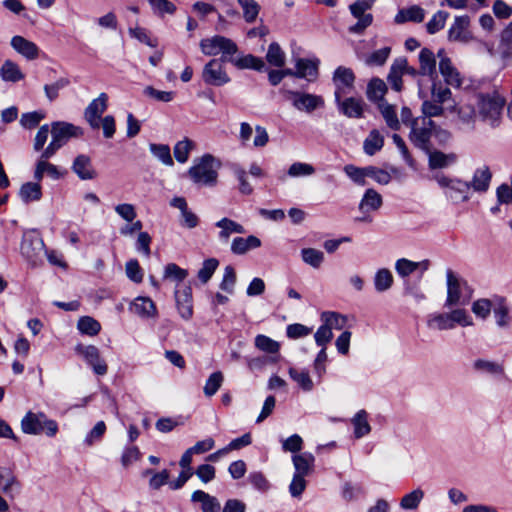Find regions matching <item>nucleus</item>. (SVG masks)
Returning a JSON list of instances; mask_svg holds the SVG:
<instances>
[{"label": "nucleus", "mask_w": 512, "mask_h": 512, "mask_svg": "<svg viewBox=\"0 0 512 512\" xmlns=\"http://www.w3.org/2000/svg\"><path fill=\"white\" fill-rule=\"evenodd\" d=\"M477 112L481 120L490 127L496 128L501 123L502 110L505 105V98L498 91L477 94Z\"/></svg>", "instance_id": "1"}, {"label": "nucleus", "mask_w": 512, "mask_h": 512, "mask_svg": "<svg viewBox=\"0 0 512 512\" xmlns=\"http://www.w3.org/2000/svg\"><path fill=\"white\" fill-rule=\"evenodd\" d=\"M220 162L211 154L196 158L188 170L190 179L199 186L214 187L217 184Z\"/></svg>", "instance_id": "2"}, {"label": "nucleus", "mask_w": 512, "mask_h": 512, "mask_svg": "<svg viewBox=\"0 0 512 512\" xmlns=\"http://www.w3.org/2000/svg\"><path fill=\"white\" fill-rule=\"evenodd\" d=\"M21 429L25 434H45L48 437H54L58 432V424L42 412L29 411L21 420Z\"/></svg>", "instance_id": "3"}, {"label": "nucleus", "mask_w": 512, "mask_h": 512, "mask_svg": "<svg viewBox=\"0 0 512 512\" xmlns=\"http://www.w3.org/2000/svg\"><path fill=\"white\" fill-rule=\"evenodd\" d=\"M436 129L433 120L426 117H418L411 120L409 140L418 149L429 152L431 145L430 139Z\"/></svg>", "instance_id": "4"}, {"label": "nucleus", "mask_w": 512, "mask_h": 512, "mask_svg": "<svg viewBox=\"0 0 512 512\" xmlns=\"http://www.w3.org/2000/svg\"><path fill=\"white\" fill-rule=\"evenodd\" d=\"M201 51L208 56H215L222 53L219 60H227L226 56L234 55L238 51L235 42L224 36L216 35L210 38L202 39L200 42Z\"/></svg>", "instance_id": "5"}, {"label": "nucleus", "mask_w": 512, "mask_h": 512, "mask_svg": "<svg viewBox=\"0 0 512 512\" xmlns=\"http://www.w3.org/2000/svg\"><path fill=\"white\" fill-rule=\"evenodd\" d=\"M284 96L298 111L312 113L314 110L324 106V99L319 95L285 90Z\"/></svg>", "instance_id": "6"}, {"label": "nucleus", "mask_w": 512, "mask_h": 512, "mask_svg": "<svg viewBox=\"0 0 512 512\" xmlns=\"http://www.w3.org/2000/svg\"><path fill=\"white\" fill-rule=\"evenodd\" d=\"M45 245L42 238L35 231L25 232L20 245V252L23 257L32 265H36L41 259Z\"/></svg>", "instance_id": "7"}, {"label": "nucleus", "mask_w": 512, "mask_h": 512, "mask_svg": "<svg viewBox=\"0 0 512 512\" xmlns=\"http://www.w3.org/2000/svg\"><path fill=\"white\" fill-rule=\"evenodd\" d=\"M225 60L212 59L203 68V81L212 86H223L230 82V77L226 73L223 62Z\"/></svg>", "instance_id": "8"}, {"label": "nucleus", "mask_w": 512, "mask_h": 512, "mask_svg": "<svg viewBox=\"0 0 512 512\" xmlns=\"http://www.w3.org/2000/svg\"><path fill=\"white\" fill-rule=\"evenodd\" d=\"M470 17L467 15L456 16L448 30V39L451 42L468 44L475 40L470 30Z\"/></svg>", "instance_id": "9"}, {"label": "nucleus", "mask_w": 512, "mask_h": 512, "mask_svg": "<svg viewBox=\"0 0 512 512\" xmlns=\"http://www.w3.org/2000/svg\"><path fill=\"white\" fill-rule=\"evenodd\" d=\"M355 75L352 69L339 66L333 74V83L335 85V101H339L344 95L351 93L354 89Z\"/></svg>", "instance_id": "10"}, {"label": "nucleus", "mask_w": 512, "mask_h": 512, "mask_svg": "<svg viewBox=\"0 0 512 512\" xmlns=\"http://www.w3.org/2000/svg\"><path fill=\"white\" fill-rule=\"evenodd\" d=\"M447 297L444 306L449 308L461 303V290L466 282L451 269L446 270Z\"/></svg>", "instance_id": "11"}, {"label": "nucleus", "mask_w": 512, "mask_h": 512, "mask_svg": "<svg viewBox=\"0 0 512 512\" xmlns=\"http://www.w3.org/2000/svg\"><path fill=\"white\" fill-rule=\"evenodd\" d=\"M76 351L81 354L87 363L92 367L97 375H105L108 367L106 363L100 358L99 349L93 345L83 346L78 345Z\"/></svg>", "instance_id": "12"}, {"label": "nucleus", "mask_w": 512, "mask_h": 512, "mask_svg": "<svg viewBox=\"0 0 512 512\" xmlns=\"http://www.w3.org/2000/svg\"><path fill=\"white\" fill-rule=\"evenodd\" d=\"M81 134V129L66 122H54L51 128L52 141L63 146L71 137Z\"/></svg>", "instance_id": "13"}, {"label": "nucleus", "mask_w": 512, "mask_h": 512, "mask_svg": "<svg viewBox=\"0 0 512 512\" xmlns=\"http://www.w3.org/2000/svg\"><path fill=\"white\" fill-rule=\"evenodd\" d=\"M11 47L27 60H35L38 58L40 49L32 41L24 38L23 36L16 35L11 38Z\"/></svg>", "instance_id": "14"}, {"label": "nucleus", "mask_w": 512, "mask_h": 512, "mask_svg": "<svg viewBox=\"0 0 512 512\" xmlns=\"http://www.w3.org/2000/svg\"><path fill=\"white\" fill-rule=\"evenodd\" d=\"M175 300L181 317L185 320L190 319L193 314L191 287L185 286L181 289H176Z\"/></svg>", "instance_id": "15"}, {"label": "nucleus", "mask_w": 512, "mask_h": 512, "mask_svg": "<svg viewBox=\"0 0 512 512\" xmlns=\"http://www.w3.org/2000/svg\"><path fill=\"white\" fill-rule=\"evenodd\" d=\"M294 474L308 476L314 471L315 457L311 452H301L292 456Z\"/></svg>", "instance_id": "16"}, {"label": "nucleus", "mask_w": 512, "mask_h": 512, "mask_svg": "<svg viewBox=\"0 0 512 512\" xmlns=\"http://www.w3.org/2000/svg\"><path fill=\"white\" fill-rule=\"evenodd\" d=\"M71 169L81 180H92L97 176L91 158L84 154L74 159Z\"/></svg>", "instance_id": "17"}, {"label": "nucleus", "mask_w": 512, "mask_h": 512, "mask_svg": "<svg viewBox=\"0 0 512 512\" xmlns=\"http://www.w3.org/2000/svg\"><path fill=\"white\" fill-rule=\"evenodd\" d=\"M419 73L422 76H428L431 80L437 77L436 72V56L428 48H423L418 56Z\"/></svg>", "instance_id": "18"}, {"label": "nucleus", "mask_w": 512, "mask_h": 512, "mask_svg": "<svg viewBox=\"0 0 512 512\" xmlns=\"http://www.w3.org/2000/svg\"><path fill=\"white\" fill-rule=\"evenodd\" d=\"M255 346L260 351L269 354L267 360L271 363H276L280 358V343L273 340L266 335H257L255 337Z\"/></svg>", "instance_id": "19"}, {"label": "nucleus", "mask_w": 512, "mask_h": 512, "mask_svg": "<svg viewBox=\"0 0 512 512\" xmlns=\"http://www.w3.org/2000/svg\"><path fill=\"white\" fill-rule=\"evenodd\" d=\"M339 111L348 118H361L364 111V102L361 99L349 97L336 101Z\"/></svg>", "instance_id": "20"}, {"label": "nucleus", "mask_w": 512, "mask_h": 512, "mask_svg": "<svg viewBox=\"0 0 512 512\" xmlns=\"http://www.w3.org/2000/svg\"><path fill=\"white\" fill-rule=\"evenodd\" d=\"M439 71L447 85L459 88L462 85V78L459 71L454 67L450 58L439 60Z\"/></svg>", "instance_id": "21"}, {"label": "nucleus", "mask_w": 512, "mask_h": 512, "mask_svg": "<svg viewBox=\"0 0 512 512\" xmlns=\"http://www.w3.org/2000/svg\"><path fill=\"white\" fill-rule=\"evenodd\" d=\"M130 310L142 318L154 317L157 314L155 303L149 297L139 296L130 305Z\"/></svg>", "instance_id": "22"}, {"label": "nucleus", "mask_w": 512, "mask_h": 512, "mask_svg": "<svg viewBox=\"0 0 512 512\" xmlns=\"http://www.w3.org/2000/svg\"><path fill=\"white\" fill-rule=\"evenodd\" d=\"M407 68V60L405 58H397L390 67L387 80L391 87L399 92L402 89V75Z\"/></svg>", "instance_id": "23"}, {"label": "nucleus", "mask_w": 512, "mask_h": 512, "mask_svg": "<svg viewBox=\"0 0 512 512\" xmlns=\"http://www.w3.org/2000/svg\"><path fill=\"white\" fill-rule=\"evenodd\" d=\"M215 226L220 228L219 232V239L223 243H227L229 241V238L231 234H243L245 233V228L243 225L237 223L234 220H231L229 218H222L218 222L215 223Z\"/></svg>", "instance_id": "24"}, {"label": "nucleus", "mask_w": 512, "mask_h": 512, "mask_svg": "<svg viewBox=\"0 0 512 512\" xmlns=\"http://www.w3.org/2000/svg\"><path fill=\"white\" fill-rule=\"evenodd\" d=\"M425 11L418 5H412L408 8H402L398 11L394 18L396 24H403L405 22L420 23L424 20Z\"/></svg>", "instance_id": "25"}, {"label": "nucleus", "mask_w": 512, "mask_h": 512, "mask_svg": "<svg viewBox=\"0 0 512 512\" xmlns=\"http://www.w3.org/2000/svg\"><path fill=\"white\" fill-rule=\"evenodd\" d=\"M260 246L261 240L254 235H250L246 238L235 237L231 243V252L236 255H243L249 250L256 249Z\"/></svg>", "instance_id": "26"}, {"label": "nucleus", "mask_w": 512, "mask_h": 512, "mask_svg": "<svg viewBox=\"0 0 512 512\" xmlns=\"http://www.w3.org/2000/svg\"><path fill=\"white\" fill-rule=\"evenodd\" d=\"M469 191V182L456 179V181L453 182L451 189L445 191V195L453 203H461L469 200Z\"/></svg>", "instance_id": "27"}, {"label": "nucleus", "mask_w": 512, "mask_h": 512, "mask_svg": "<svg viewBox=\"0 0 512 512\" xmlns=\"http://www.w3.org/2000/svg\"><path fill=\"white\" fill-rule=\"evenodd\" d=\"M492 173L488 166H482L475 170L472 181L469 182L470 189L476 192H485L488 190Z\"/></svg>", "instance_id": "28"}, {"label": "nucleus", "mask_w": 512, "mask_h": 512, "mask_svg": "<svg viewBox=\"0 0 512 512\" xmlns=\"http://www.w3.org/2000/svg\"><path fill=\"white\" fill-rule=\"evenodd\" d=\"M318 60L298 58L296 60V77L313 80L318 74Z\"/></svg>", "instance_id": "29"}, {"label": "nucleus", "mask_w": 512, "mask_h": 512, "mask_svg": "<svg viewBox=\"0 0 512 512\" xmlns=\"http://www.w3.org/2000/svg\"><path fill=\"white\" fill-rule=\"evenodd\" d=\"M191 501L200 502L202 512H219L221 509L218 499L202 490L194 491L191 496Z\"/></svg>", "instance_id": "30"}, {"label": "nucleus", "mask_w": 512, "mask_h": 512, "mask_svg": "<svg viewBox=\"0 0 512 512\" xmlns=\"http://www.w3.org/2000/svg\"><path fill=\"white\" fill-rule=\"evenodd\" d=\"M427 327L434 331L452 330V322L448 312H434L427 315Z\"/></svg>", "instance_id": "31"}, {"label": "nucleus", "mask_w": 512, "mask_h": 512, "mask_svg": "<svg viewBox=\"0 0 512 512\" xmlns=\"http://www.w3.org/2000/svg\"><path fill=\"white\" fill-rule=\"evenodd\" d=\"M473 369L476 372L491 376H502L505 373L503 364L482 358L476 359L473 362Z\"/></svg>", "instance_id": "32"}, {"label": "nucleus", "mask_w": 512, "mask_h": 512, "mask_svg": "<svg viewBox=\"0 0 512 512\" xmlns=\"http://www.w3.org/2000/svg\"><path fill=\"white\" fill-rule=\"evenodd\" d=\"M382 205V196L374 189H367L364 193L360 204L359 210L363 213L378 210Z\"/></svg>", "instance_id": "33"}, {"label": "nucleus", "mask_w": 512, "mask_h": 512, "mask_svg": "<svg viewBox=\"0 0 512 512\" xmlns=\"http://www.w3.org/2000/svg\"><path fill=\"white\" fill-rule=\"evenodd\" d=\"M493 313L498 327L507 328L510 326L512 316L510 315L509 307L504 298H498L496 300L493 307Z\"/></svg>", "instance_id": "34"}, {"label": "nucleus", "mask_w": 512, "mask_h": 512, "mask_svg": "<svg viewBox=\"0 0 512 512\" xmlns=\"http://www.w3.org/2000/svg\"><path fill=\"white\" fill-rule=\"evenodd\" d=\"M0 77L5 82L15 83L24 79L25 75L17 63L5 60L0 68Z\"/></svg>", "instance_id": "35"}, {"label": "nucleus", "mask_w": 512, "mask_h": 512, "mask_svg": "<svg viewBox=\"0 0 512 512\" xmlns=\"http://www.w3.org/2000/svg\"><path fill=\"white\" fill-rule=\"evenodd\" d=\"M429 155V166L432 169L446 168L457 161V155L454 153L445 154L441 151L427 152Z\"/></svg>", "instance_id": "36"}, {"label": "nucleus", "mask_w": 512, "mask_h": 512, "mask_svg": "<svg viewBox=\"0 0 512 512\" xmlns=\"http://www.w3.org/2000/svg\"><path fill=\"white\" fill-rule=\"evenodd\" d=\"M0 488L6 494L12 495L16 490L19 491L20 483L10 468H0Z\"/></svg>", "instance_id": "37"}, {"label": "nucleus", "mask_w": 512, "mask_h": 512, "mask_svg": "<svg viewBox=\"0 0 512 512\" xmlns=\"http://www.w3.org/2000/svg\"><path fill=\"white\" fill-rule=\"evenodd\" d=\"M424 496V491L421 488H416L401 498L399 506L405 511H415L418 509L420 503L424 499Z\"/></svg>", "instance_id": "38"}, {"label": "nucleus", "mask_w": 512, "mask_h": 512, "mask_svg": "<svg viewBox=\"0 0 512 512\" xmlns=\"http://www.w3.org/2000/svg\"><path fill=\"white\" fill-rule=\"evenodd\" d=\"M498 54L502 59L512 55V21L500 33Z\"/></svg>", "instance_id": "39"}, {"label": "nucleus", "mask_w": 512, "mask_h": 512, "mask_svg": "<svg viewBox=\"0 0 512 512\" xmlns=\"http://www.w3.org/2000/svg\"><path fill=\"white\" fill-rule=\"evenodd\" d=\"M354 427V436L360 439L371 432V426L368 422V414L365 410H359L352 418Z\"/></svg>", "instance_id": "40"}, {"label": "nucleus", "mask_w": 512, "mask_h": 512, "mask_svg": "<svg viewBox=\"0 0 512 512\" xmlns=\"http://www.w3.org/2000/svg\"><path fill=\"white\" fill-rule=\"evenodd\" d=\"M229 61L233 63L239 69H253L256 71H262L265 68L264 61L252 54L245 55L240 58H230Z\"/></svg>", "instance_id": "41"}, {"label": "nucleus", "mask_w": 512, "mask_h": 512, "mask_svg": "<svg viewBox=\"0 0 512 512\" xmlns=\"http://www.w3.org/2000/svg\"><path fill=\"white\" fill-rule=\"evenodd\" d=\"M383 145V135H381V133L378 130L373 129L372 131H370V133L364 140L363 150L367 155L372 156L376 154L378 151H380Z\"/></svg>", "instance_id": "42"}, {"label": "nucleus", "mask_w": 512, "mask_h": 512, "mask_svg": "<svg viewBox=\"0 0 512 512\" xmlns=\"http://www.w3.org/2000/svg\"><path fill=\"white\" fill-rule=\"evenodd\" d=\"M373 282L375 290L378 293H383L392 287L394 279L389 269L381 268L376 271Z\"/></svg>", "instance_id": "43"}, {"label": "nucleus", "mask_w": 512, "mask_h": 512, "mask_svg": "<svg viewBox=\"0 0 512 512\" xmlns=\"http://www.w3.org/2000/svg\"><path fill=\"white\" fill-rule=\"evenodd\" d=\"M19 196L25 203L38 201L42 197L41 185L38 182L24 183L20 188Z\"/></svg>", "instance_id": "44"}, {"label": "nucleus", "mask_w": 512, "mask_h": 512, "mask_svg": "<svg viewBox=\"0 0 512 512\" xmlns=\"http://www.w3.org/2000/svg\"><path fill=\"white\" fill-rule=\"evenodd\" d=\"M321 322L328 326L331 330H342L346 323L347 317L334 311H324L320 315Z\"/></svg>", "instance_id": "45"}, {"label": "nucleus", "mask_w": 512, "mask_h": 512, "mask_svg": "<svg viewBox=\"0 0 512 512\" xmlns=\"http://www.w3.org/2000/svg\"><path fill=\"white\" fill-rule=\"evenodd\" d=\"M379 109L380 112L389 128L392 130H399L400 129V121L397 117V113L395 110V106L389 104L386 101H382L379 103Z\"/></svg>", "instance_id": "46"}, {"label": "nucleus", "mask_w": 512, "mask_h": 512, "mask_svg": "<svg viewBox=\"0 0 512 512\" xmlns=\"http://www.w3.org/2000/svg\"><path fill=\"white\" fill-rule=\"evenodd\" d=\"M387 91L385 82L379 78L372 79L367 87V97L370 101L381 103Z\"/></svg>", "instance_id": "47"}, {"label": "nucleus", "mask_w": 512, "mask_h": 512, "mask_svg": "<svg viewBox=\"0 0 512 512\" xmlns=\"http://www.w3.org/2000/svg\"><path fill=\"white\" fill-rule=\"evenodd\" d=\"M108 96L101 93L98 98L94 99L85 109V118L101 117L107 109Z\"/></svg>", "instance_id": "48"}, {"label": "nucleus", "mask_w": 512, "mask_h": 512, "mask_svg": "<svg viewBox=\"0 0 512 512\" xmlns=\"http://www.w3.org/2000/svg\"><path fill=\"white\" fill-rule=\"evenodd\" d=\"M289 376L304 390L311 391L314 387L309 372L304 369L289 368Z\"/></svg>", "instance_id": "49"}, {"label": "nucleus", "mask_w": 512, "mask_h": 512, "mask_svg": "<svg viewBox=\"0 0 512 512\" xmlns=\"http://www.w3.org/2000/svg\"><path fill=\"white\" fill-rule=\"evenodd\" d=\"M77 328L83 334L95 336L100 332L101 325L94 318L90 316H83L78 320Z\"/></svg>", "instance_id": "50"}, {"label": "nucleus", "mask_w": 512, "mask_h": 512, "mask_svg": "<svg viewBox=\"0 0 512 512\" xmlns=\"http://www.w3.org/2000/svg\"><path fill=\"white\" fill-rule=\"evenodd\" d=\"M194 146L195 143L188 138L178 141L174 146V156L176 160L179 163L187 162L189 154L191 150L194 148Z\"/></svg>", "instance_id": "51"}, {"label": "nucleus", "mask_w": 512, "mask_h": 512, "mask_svg": "<svg viewBox=\"0 0 512 512\" xmlns=\"http://www.w3.org/2000/svg\"><path fill=\"white\" fill-rule=\"evenodd\" d=\"M313 165L305 162H294L288 168L287 175L292 178L309 177L315 173Z\"/></svg>", "instance_id": "52"}, {"label": "nucleus", "mask_w": 512, "mask_h": 512, "mask_svg": "<svg viewBox=\"0 0 512 512\" xmlns=\"http://www.w3.org/2000/svg\"><path fill=\"white\" fill-rule=\"evenodd\" d=\"M149 149L152 155L164 165L172 166L174 164L168 145L151 143Z\"/></svg>", "instance_id": "53"}, {"label": "nucleus", "mask_w": 512, "mask_h": 512, "mask_svg": "<svg viewBox=\"0 0 512 512\" xmlns=\"http://www.w3.org/2000/svg\"><path fill=\"white\" fill-rule=\"evenodd\" d=\"M301 257L306 264L310 265L315 269L319 268L324 261V253L314 248L302 249Z\"/></svg>", "instance_id": "54"}, {"label": "nucleus", "mask_w": 512, "mask_h": 512, "mask_svg": "<svg viewBox=\"0 0 512 512\" xmlns=\"http://www.w3.org/2000/svg\"><path fill=\"white\" fill-rule=\"evenodd\" d=\"M266 60L268 63L275 67H282L285 64V53L281 49L278 43L273 42L269 45L266 54Z\"/></svg>", "instance_id": "55"}, {"label": "nucleus", "mask_w": 512, "mask_h": 512, "mask_svg": "<svg viewBox=\"0 0 512 512\" xmlns=\"http://www.w3.org/2000/svg\"><path fill=\"white\" fill-rule=\"evenodd\" d=\"M449 313V317L452 322V328L454 329L456 325L467 327L473 325L472 317L468 314V312L465 309H454Z\"/></svg>", "instance_id": "56"}, {"label": "nucleus", "mask_w": 512, "mask_h": 512, "mask_svg": "<svg viewBox=\"0 0 512 512\" xmlns=\"http://www.w3.org/2000/svg\"><path fill=\"white\" fill-rule=\"evenodd\" d=\"M143 94L153 100L168 103L174 100L176 92L174 91H161L152 86H147L143 90Z\"/></svg>", "instance_id": "57"}, {"label": "nucleus", "mask_w": 512, "mask_h": 512, "mask_svg": "<svg viewBox=\"0 0 512 512\" xmlns=\"http://www.w3.org/2000/svg\"><path fill=\"white\" fill-rule=\"evenodd\" d=\"M239 5L243 9L244 19L248 23H252L256 20L260 6L255 0H237Z\"/></svg>", "instance_id": "58"}, {"label": "nucleus", "mask_w": 512, "mask_h": 512, "mask_svg": "<svg viewBox=\"0 0 512 512\" xmlns=\"http://www.w3.org/2000/svg\"><path fill=\"white\" fill-rule=\"evenodd\" d=\"M448 17L449 13L446 11L439 10L436 12L426 24L428 33L435 34L440 31L444 27Z\"/></svg>", "instance_id": "59"}, {"label": "nucleus", "mask_w": 512, "mask_h": 512, "mask_svg": "<svg viewBox=\"0 0 512 512\" xmlns=\"http://www.w3.org/2000/svg\"><path fill=\"white\" fill-rule=\"evenodd\" d=\"M391 53L390 47H383L378 49L365 58V63L368 66H382L388 59Z\"/></svg>", "instance_id": "60"}, {"label": "nucleus", "mask_w": 512, "mask_h": 512, "mask_svg": "<svg viewBox=\"0 0 512 512\" xmlns=\"http://www.w3.org/2000/svg\"><path fill=\"white\" fill-rule=\"evenodd\" d=\"M219 265L216 258H209L203 262L201 269L198 271V278L202 283H207Z\"/></svg>", "instance_id": "61"}, {"label": "nucleus", "mask_w": 512, "mask_h": 512, "mask_svg": "<svg viewBox=\"0 0 512 512\" xmlns=\"http://www.w3.org/2000/svg\"><path fill=\"white\" fill-rule=\"evenodd\" d=\"M233 174L239 182V191L244 195H249L253 192V187L248 182L247 172L242 167L235 165L232 168Z\"/></svg>", "instance_id": "62"}, {"label": "nucleus", "mask_w": 512, "mask_h": 512, "mask_svg": "<svg viewBox=\"0 0 512 512\" xmlns=\"http://www.w3.org/2000/svg\"><path fill=\"white\" fill-rule=\"evenodd\" d=\"M223 382V374L220 371L212 373L204 386V394L211 397L216 394Z\"/></svg>", "instance_id": "63"}, {"label": "nucleus", "mask_w": 512, "mask_h": 512, "mask_svg": "<svg viewBox=\"0 0 512 512\" xmlns=\"http://www.w3.org/2000/svg\"><path fill=\"white\" fill-rule=\"evenodd\" d=\"M431 88V94L432 98L435 102H438L440 104H444L452 97V92L449 88L444 87L441 83H437L434 80Z\"/></svg>", "instance_id": "64"}]
</instances>
